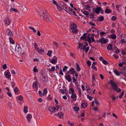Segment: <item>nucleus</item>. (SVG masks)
Listing matches in <instances>:
<instances>
[{"label":"nucleus","mask_w":126,"mask_h":126,"mask_svg":"<svg viewBox=\"0 0 126 126\" xmlns=\"http://www.w3.org/2000/svg\"><path fill=\"white\" fill-rule=\"evenodd\" d=\"M76 66H77L76 67V70L78 71H80V67L79 66V64L77 63H76Z\"/></svg>","instance_id":"nucleus-28"},{"label":"nucleus","mask_w":126,"mask_h":126,"mask_svg":"<svg viewBox=\"0 0 126 126\" xmlns=\"http://www.w3.org/2000/svg\"><path fill=\"white\" fill-rule=\"evenodd\" d=\"M87 96L88 99L90 100H91L93 98V97L90 96L89 94L87 95Z\"/></svg>","instance_id":"nucleus-46"},{"label":"nucleus","mask_w":126,"mask_h":126,"mask_svg":"<svg viewBox=\"0 0 126 126\" xmlns=\"http://www.w3.org/2000/svg\"><path fill=\"white\" fill-rule=\"evenodd\" d=\"M63 114L62 112L60 113V115H59V117L60 118L63 117Z\"/></svg>","instance_id":"nucleus-59"},{"label":"nucleus","mask_w":126,"mask_h":126,"mask_svg":"<svg viewBox=\"0 0 126 126\" xmlns=\"http://www.w3.org/2000/svg\"><path fill=\"white\" fill-rule=\"evenodd\" d=\"M65 79L67 80L68 82H70L72 80L71 78V77L70 75L69 74L65 76Z\"/></svg>","instance_id":"nucleus-12"},{"label":"nucleus","mask_w":126,"mask_h":126,"mask_svg":"<svg viewBox=\"0 0 126 126\" xmlns=\"http://www.w3.org/2000/svg\"><path fill=\"white\" fill-rule=\"evenodd\" d=\"M77 96L76 95V94L75 93H73L71 95V98H74L75 97H76Z\"/></svg>","instance_id":"nucleus-43"},{"label":"nucleus","mask_w":126,"mask_h":126,"mask_svg":"<svg viewBox=\"0 0 126 126\" xmlns=\"http://www.w3.org/2000/svg\"><path fill=\"white\" fill-rule=\"evenodd\" d=\"M71 29L72 30V32L73 33H75L78 32V31L77 30L75 29Z\"/></svg>","instance_id":"nucleus-64"},{"label":"nucleus","mask_w":126,"mask_h":126,"mask_svg":"<svg viewBox=\"0 0 126 126\" xmlns=\"http://www.w3.org/2000/svg\"><path fill=\"white\" fill-rule=\"evenodd\" d=\"M47 89L46 88H45L43 90V92L42 94L43 96H44L45 95L47 94Z\"/></svg>","instance_id":"nucleus-18"},{"label":"nucleus","mask_w":126,"mask_h":126,"mask_svg":"<svg viewBox=\"0 0 126 126\" xmlns=\"http://www.w3.org/2000/svg\"><path fill=\"white\" fill-rule=\"evenodd\" d=\"M77 90L78 92L79 95L80 97H81V89L79 88H78Z\"/></svg>","instance_id":"nucleus-35"},{"label":"nucleus","mask_w":126,"mask_h":126,"mask_svg":"<svg viewBox=\"0 0 126 126\" xmlns=\"http://www.w3.org/2000/svg\"><path fill=\"white\" fill-rule=\"evenodd\" d=\"M108 42V39H105L104 37H102L100 39V42L102 43V44H106Z\"/></svg>","instance_id":"nucleus-9"},{"label":"nucleus","mask_w":126,"mask_h":126,"mask_svg":"<svg viewBox=\"0 0 126 126\" xmlns=\"http://www.w3.org/2000/svg\"><path fill=\"white\" fill-rule=\"evenodd\" d=\"M107 7H107V8H106V9H105V13H107V14H108L109 13H112L111 11V10H110L109 9L107 8Z\"/></svg>","instance_id":"nucleus-24"},{"label":"nucleus","mask_w":126,"mask_h":126,"mask_svg":"<svg viewBox=\"0 0 126 126\" xmlns=\"http://www.w3.org/2000/svg\"><path fill=\"white\" fill-rule=\"evenodd\" d=\"M28 107L27 106H24L23 109L24 112L25 113H26L28 112Z\"/></svg>","instance_id":"nucleus-30"},{"label":"nucleus","mask_w":126,"mask_h":126,"mask_svg":"<svg viewBox=\"0 0 126 126\" xmlns=\"http://www.w3.org/2000/svg\"><path fill=\"white\" fill-rule=\"evenodd\" d=\"M101 7H98L96 8H94L92 9L93 12L94 13H95L97 14H99L101 10Z\"/></svg>","instance_id":"nucleus-5"},{"label":"nucleus","mask_w":126,"mask_h":126,"mask_svg":"<svg viewBox=\"0 0 126 126\" xmlns=\"http://www.w3.org/2000/svg\"><path fill=\"white\" fill-rule=\"evenodd\" d=\"M87 64L89 66H90L91 64V61L89 60H88L87 62Z\"/></svg>","instance_id":"nucleus-61"},{"label":"nucleus","mask_w":126,"mask_h":126,"mask_svg":"<svg viewBox=\"0 0 126 126\" xmlns=\"http://www.w3.org/2000/svg\"><path fill=\"white\" fill-rule=\"evenodd\" d=\"M87 103L86 102L84 103L81 105V107L84 108H86L87 107Z\"/></svg>","instance_id":"nucleus-22"},{"label":"nucleus","mask_w":126,"mask_h":126,"mask_svg":"<svg viewBox=\"0 0 126 126\" xmlns=\"http://www.w3.org/2000/svg\"><path fill=\"white\" fill-rule=\"evenodd\" d=\"M86 37H84V36H82L80 37V39L81 40H84L85 41H87L86 39Z\"/></svg>","instance_id":"nucleus-51"},{"label":"nucleus","mask_w":126,"mask_h":126,"mask_svg":"<svg viewBox=\"0 0 126 126\" xmlns=\"http://www.w3.org/2000/svg\"><path fill=\"white\" fill-rule=\"evenodd\" d=\"M76 71H75L74 68L71 67L69 71H67L66 73L72 74V75L73 76H74V74Z\"/></svg>","instance_id":"nucleus-7"},{"label":"nucleus","mask_w":126,"mask_h":126,"mask_svg":"<svg viewBox=\"0 0 126 126\" xmlns=\"http://www.w3.org/2000/svg\"><path fill=\"white\" fill-rule=\"evenodd\" d=\"M29 28L30 29L32 30L34 32H36V30L32 26H30L29 27Z\"/></svg>","instance_id":"nucleus-44"},{"label":"nucleus","mask_w":126,"mask_h":126,"mask_svg":"<svg viewBox=\"0 0 126 126\" xmlns=\"http://www.w3.org/2000/svg\"><path fill=\"white\" fill-rule=\"evenodd\" d=\"M33 45L35 50L36 51H37L38 49L39 48L37 44L36 43H34Z\"/></svg>","instance_id":"nucleus-20"},{"label":"nucleus","mask_w":126,"mask_h":126,"mask_svg":"<svg viewBox=\"0 0 126 126\" xmlns=\"http://www.w3.org/2000/svg\"><path fill=\"white\" fill-rule=\"evenodd\" d=\"M72 78L73 79V82L75 83L76 85L78 83L77 79H76L75 77H74V76H73Z\"/></svg>","instance_id":"nucleus-21"},{"label":"nucleus","mask_w":126,"mask_h":126,"mask_svg":"<svg viewBox=\"0 0 126 126\" xmlns=\"http://www.w3.org/2000/svg\"><path fill=\"white\" fill-rule=\"evenodd\" d=\"M6 30L7 31H9L8 33V35L10 36H12L13 35V34L12 32L9 29H7Z\"/></svg>","instance_id":"nucleus-19"},{"label":"nucleus","mask_w":126,"mask_h":126,"mask_svg":"<svg viewBox=\"0 0 126 126\" xmlns=\"http://www.w3.org/2000/svg\"><path fill=\"white\" fill-rule=\"evenodd\" d=\"M39 13V15L40 16H42L45 20L48 22H51L52 18L46 10L41 11Z\"/></svg>","instance_id":"nucleus-1"},{"label":"nucleus","mask_w":126,"mask_h":126,"mask_svg":"<svg viewBox=\"0 0 126 126\" xmlns=\"http://www.w3.org/2000/svg\"><path fill=\"white\" fill-rule=\"evenodd\" d=\"M89 48V47H87L85 48V51L86 53L88 51Z\"/></svg>","instance_id":"nucleus-55"},{"label":"nucleus","mask_w":126,"mask_h":126,"mask_svg":"<svg viewBox=\"0 0 126 126\" xmlns=\"http://www.w3.org/2000/svg\"><path fill=\"white\" fill-rule=\"evenodd\" d=\"M114 72L117 76H119L120 75V73L117 70H114Z\"/></svg>","instance_id":"nucleus-38"},{"label":"nucleus","mask_w":126,"mask_h":126,"mask_svg":"<svg viewBox=\"0 0 126 126\" xmlns=\"http://www.w3.org/2000/svg\"><path fill=\"white\" fill-rule=\"evenodd\" d=\"M53 43L54 45L55 46V47L57 48H58V45L57 44V43L55 41H54L53 42Z\"/></svg>","instance_id":"nucleus-62"},{"label":"nucleus","mask_w":126,"mask_h":126,"mask_svg":"<svg viewBox=\"0 0 126 126\" xmlns=\"http://www.w3.org/2000/svg\"><path fill=\"white\" fill-rule=\"evenodd\" d=\"M42 81L44 83H46L48 79L47 76H43L41 79Z\"/></svg>","instance_id":"nucleus-11"},{"label":"nucleus","mask_w":126,"mask_h":126,"mask_svg":"<svg viewBox=\"0 0 126 126\" xmlns=\"http://www.w3.org/2000/svg\"><path fill=\"white\" fill-rule=\"evenodd\" d=\"M36 51L39 54H43L44 53V50L43 49H39L38 48V50Z\"/></svg>","instance_id":"nucleus-15"},{"label":"nucleus","mask_w":126,"mask_h":126,"mask_svg":"<svg viewBox=\"0 0 126 126\" xmlns=\"http://www.w3.org/2000/svg\"><path fill=\"white\" fill-rule=\"evenodd\" d=\"M107 48L108 49L110 50H112L113 51L112 45L111 44H110L108 45L107 47Z\"/></svg>","instance_id":"nucleus-16"},{"label":"nucleus","mask_w":126,"mask_h":126,"mask_svg":"<svg viewBox=\"0 0 126 126\" xmlns=\"http://www.w3.org/2000/svg\"><path fill=\"white\" fill-rule=\"evenodd\" d=\"M67 123L70 125V126H74V123L71 122V123L70 121H68Z\"/></svg>","instance_id":"nucleus-42"},{"label":"nucleus","mask_w":126,"mask_h":126,"mask_svg":"<svg viewBox=\"0 0 126 126\" xmlns=\"http://www.w3.org/2000/svg\"><path fill=\"white\" fill-rule=\"evenodd\" d=\"M102 62L105 65H106L108 63L105 60H103Z\"/></svg>","instance_id":"nucleus-56"},{"label":"nucleus","mask_w":126,"mask_h":126,"mask_svg":"<svg viewBox=\"0 0 126 126\" xmlns=\"http://www.w3.org/2000/svg\"><path fill=\"white\" fill-rule=\"evenodd\" d=\"M57 60H55V59H51L50 62L53 64H55L57 62Z\"/></svg>","instance_id":"nucleus-25"},{"label":"nucleus","mask_w":126,"mask_h":126,"mask_svg":"<svg viewBox=\"0 0 126 126\" xmlns=\"http://www.w3.org/2000/svg\"><path fill=\"white\" fill-rule=\"evenodd\" d=\"M90 8V6L89 5H87L85 6V9L87 10H88Z\"/></svg>","instance_id":"nucleus-58"},{"label":"nucleus","mask_w":126,"mask_h":126,"mask_svg":"<svg viewBox=\"0 0 126 126\" xmlns=\"http://www.w3.org/2000/svg\"><path fill=\"white\" fill-rule=\"evenodd\" d=\"M32 115L30 114H28L27 115L26 118L28 121L30 122V121L31 120L32 118Z\"/></svg>","instance_id":"nucleus-14"},{"label":"nucleus","mask_w":126,"mask_h":126,"mask_svg":"<svg viewBox=\"0 0 126 126\" xmlns=\"http://www.w3.org/2000/svg\"><path fill=\"white\" fill-rule=\"evenodd\" d=\"M74 92L75 91L74 89L72 87L71 88H70L69 90V92L70 94L74 93Z\"/></svg>","instance_id":"nucleus-26"},{"label":"nucleus","mask_w":126,"mask_h":126,"mask_svg":"<svg viewBox=\"0 0 126 126\" xmlns=\"http://www.w3.org/2000/svg\"><path fill=\"white\" fill-rule=\"evenodd\" d=\"M66 4L63 2L60 1L59 2V5H58L57 6V8L59 11H61L66 6Z\"/></svg>","instance_id":"nucleus-4"},{"label":"nucleus","mask_w":126,"mask_h":126,"mask_svg":"<svg viewBox=\"0 0 126 126\" xmlns=\"http://www.w3.org/2000/svg\"><path fill=\"white\" fill-rule=\"evenodd\" d=\"M104 18L103 16H102L100 17V21H102L104 20Z\"/></svg>","instance_id":"nucleus-60"},{"label":"nucleus","mask_w":126,"mask_h":126,"mask_svg":"<svg viewBox=\"0 0 126 126\" xmlns=\"http://www.w3.org/2000/svg\"><path fill=\"white\" fill-rule=\"evenodd\" d=\"M68 68V67L67 66H65L64 67V68L63 69V71L64 72L66 71L67 69Z\"/></svg>","instance_id":"nucleus-48"},{"label":"nucleus","mask_w":126,"mask_h":126,"mask_svg":"<svg viewBox=\"0 0 126 126\" xmlns=\"http://www.w3.org/2000/svg\"><path fill=\"white\" fill-rule=\"evenodd\" d=\"M81 12L82 13L84 14L86 16H88L89 15V13L87 11H83L82 10H81Z\"/></svg>","instance_id":"nucleus-31"},{"label":"nucleus","mask_w":126,"mask_h":126,"mask_svg":"<svg viewBox=\"0 0 126 126\" xmlns=\"http://www.w3.org/2000/svg\"><path fill=\"white\" fill-rule=\"evenodd\" d=\"M17 97L18 99L20 101L22 100L23 98L22 96L21 95L18 96Z\"/></svg>","instance_id":"nucleus-45"},{"label":"nucleus","mask_w":126,"mask_h":126,"mask_svg":"<svg viewBox=\"0 0 126 126\" xmlns=\"http://www.w3.org/2000/svg\"><path fill=\"white\" fill-rule=\"evenodd\" d=\"M18 91L19 89L17 87H16L14 89V91L15 94H18V93L17 92Z\"/></svg>","instance_id":"nucleus-27"},{"label":"nucleus","mask_w":126,"mask_h":126,"mask_svg":"<svg viewBox=\"0 0 126 126\" xmlns=\"http://www.w3.org/2000/svg\"><path fill=\"white\" fill-rule=\"evenodd\" d=\"M6 77L7 78L10 79L11 77V75L8 70L6 71L4 73Z\"/></svg>","instance_id":"nucleus-8"},{"label":"nucleus","mask_w":126,"mask_h":126,"mask_svg":"<svg viewBox=\"0 0 126 126\" xmlns=\"http://www.w3.org/2000/svg\"><path fill=\"white\" fill-rule=\"evenodd\" d=\"M51 109H50V107H49L48 109V110L49 111H51L52 112H55V110H56V107H54L53 108H50Z\"/></svg>","instance_id":"nucleus-17"},{"label":"nucleus","mask_w":126,"mask_h":126,"mask_svg":"<svg viewBox=\"0 0 126 126\" xmlns=\"http://www.w3.org/2000/svg\"><path fill=\"white\" fill-rule=\"evenodd\" d=\"M52 1L53 4H55L57 6H58V3L56 2V1L55 0H52Z\"/></svg>","instance_id":"nucleus-52"},{"label":"nucleus","mask_w":126,"mask_h":126,"mask_svg":"<svg viewBox=\"0 0 126 126\" xmlns=\"http://www.w3.org/2000/svg\"><path fill=\"white\" fill-rule=\"evenodd\" d=\"M12 11H14L16 13H18V11L16 9H14L13 8H11L10 10V12H11Z\"/></svg>","instance_id":"nucleus-32"},{"label":"nucleus","mask_w":126,"mask_h":126,"mask_svg":"<svg viewBox=\"0 0 126 126\" xmlns=\"http://www.w3.org/2000/svg\"><path fill=\"white\" fill-rule=\"evenodd\" d=\"M4 22L5 25L7 26L9 25L11 23L10 20L9 18H7V20L6 19H5L4 20Z\"/></svg>","instance_id":"nucleus-10"},{"label":"nucleus","mask_w":126,"mask_h":126,"mask_svg":"<svg viewBox=\"0 0 126 126\" xmlns=\"http://www.w3.org/2000/svg\"><path fill=\"white\" fill-rule=\"evenodd\" d=\"M110 83L111 84L113 89L116 91L117 92L119 93L121 91L120 89L118 88V86L117 84L114 82L113 80H110Z\"/></svg>","instance_id":"nucleus-2"},{"label":"nucleus","mask_w":126,"mask_h":126,"mask_svg":"<svg viewBox=\"0 0 126 126\" xmlns=\"http://www.w3.org/2000/svg\"><path fill=\"white\" fill-rule=\"evenodd\" d=\"M111 36V38L113 40L115 39L116 38V36L115 34H113Z\"/></svg>","instance_id":"nucleus-39"},{"label":"nucleus","mask_w":126,"mask_h":126,"mask_svg":"<svg viewBox=\"0 0 126 126\" xmlns=\"http://www.w3.org/2000/svg\"><path fill=\"white\" fill-rule=\"evenodd\" d=\"M55 66H52L51 68V69L50 68H48V71L49 72H51V71H54L55 70Z\"/></svg>","instance_id":"nucleus-33"},{"label":"nucleus","mask_w":126,"mask_h":126,"mask_svg":"<svg viewBox=\"0 0 126 126\" xmlns=\"http://www.w3.org/2000/svg\"><path fill=\"white\" fill-rule=\"evenodd\" d=\"M125 35H121V40L120 41L119 43L122 44H124L125 43H126V38L125 37Z\"/></svg>","instance_id":"nucleus-6"},{"label":"nucleus","mask_w":126,"mask_h":126,"mask_svg":"<svg viewBox=\"0 0 126 126\" xmlns=\"http://www.w3.org/2000/svg\"><path fill=\"white\" fill-rule=\"evenodd\" d=\"M121 4H119L118 5L117 4H116V10H117L118 11H119V8L120 7H121Z\"/></svg>","instance_id":"nucleus-40"},{"label":"nucleus","mask_w":126,"mask_h":126,"mask_svg":"<svg viewBox=\"0 0 126 126\" xmlns=\"http://www.w3.org/2000/svg\"><path fill=\"white\" fill-rule=\"evenodd\" d=\"M66 6H67L66 5V6L64 7V8L63 9L64 10H65L68 13H70V12L68 10V8L66 7Z\"/></svg>","instance_id":"nucleus-36"},{"label":"nucleus","mask_w":126,"mask_h":126,"mask_svg":"<svg viewBox=\"0 0 126 126\" xmlns=\"http://www.w3.org/2000/svg\"><path fill=\"white\" fill-rule=\"evenodd\" d=\"M117 18V17H116L115 16H113L111 18V20L112 21H115V20Z\"/></svg>","instance_id":"nucleus-57"},{"label":"nucleus","mask_w":126,"mask_h":126,"mask_svg":"<svg viewBox=\"0 0 126 126\" xmlns=\"http://www.w3.org/2000/svg\"><path fill=\"white\" fill-rule=\"evenodd\" d=\"M2 68L4 70H6L7 68V65L6 64H5L3 65L2 67Z\"/></svg>","instance_id":"nucleus-54"},{"label":"nucleus","mask_w":126,"mask_h":126,"mask_svg":"<svg viewBox=\"0 0 126 126\" xmlns=\"http://www.w3.org/2000/svg\"><path fill=\"white\" fill-rule=\"evenodd\" d=\"M38 81L36 80L35 82H34L33 83L32 87L33 88H37L38 87Z\"/></svg>","instance_id":"nucleus-13"},{"label":"nucleus","mask_w":126,"mask_h":126,"mask_svg":"<svg viewBox=\"0 0 126 126\" xmlns=\"http://www.w3.org/2000/svg\"><path fill=\"white\" fill-rule=\"evenodd\" d=\"M77 27V25L75 23H73V24L71 25V29H75Z\"/></svg>","instance_id":"nucleus-34"},{"label":"nucleus","mask_w":126,"mask_h":126,"mask_svg":"<svg viewBox=\"0 0 126 126\" xmlns=\"http://www.w3.org/2000/svg\"><path fill=\"white\" fill-rule=\"evenodd\" d=\"M73 109L74 110H75L76 111H78L79 110V108L77 106H75L73 108Z\"/></svg>","instance_id":"nucleus-37"},{"label":"nucleus","mask_w":126,"mask_h":126,"mask_svg":"<svg viewBox=\"0 0 126 126\" xmlns=\"http://www.w3.org/2000/svg\"><path fill=\"white\" fill-rule=\"evenodd\" d=\"M83 45H84L81 43H80L79 45V47L81 49H83L82 47L83 46Z\"/></svg>","instance_id":"nucleus-47"},{"label":"nucleus","mask_w":126,"mask_h":126,"mask_svg":"<svg viewBox=\"0 0 126 126\" xmlns=\"http://www.w3.org/2000/svg\"><path fill=\"white\" fill-rule=\"evenodd\" d=\"M9 41L10 43L12 44H15V42L13 40V39L12 37H9Z\"/></svg>","instance_id":"nucleus-23"},{"label":"nucleus","mask_w":126,"mask_h":126,"mask_svg":"<svg viewBox=\"0 0 126 126\" xmlns=\"http://www.w3.org/2000/svg\"><path fill=\"white\" fill-rule=\"evenodd\" d=\"M15 51L16 53L18 54H20L21 52V48L19 44L18 43H16V44L15 48Z\"/></svg>","instance_id":"nucleus-3"},{"label":"nucleus","mask_w":126,"mask_h":126,"mask_svg":"<svg viewBox=\"0 0 126 126\" xmlns=\"http://www.w3.org/2000/svg\"><path fill=\"white\" fill-rule=\"evenodd\" d=\"M52 52V51L51 50H48V53H47V55L49 57H51V54Z\"/></svg>","instance_id":"nucleus-29"},{"label":"nucleus","mask_w":126,"mask_h":126,"mask_svg":"<svg viewBox=\"0 0 126 126\" xmlns=\"http://www.w3.org/2000/svg\"><path fill=\"white\" fill-rule=\"evenodd\" d=\"M33 71L34 72H38V70L37 69L36 67L35 66L34 67Z\"/></svg>","instance_id":"nucleus-53"},{"label":"nucleus","mask_w":126,"mask_h":126,"mask_svg":"<svg viewBox=\"0 0 126 126\" xmlns=\"http://www.w3.org/2000/svg\"><path fill=\"white\" fill-rule=\"evenodd\" d=\"M120 52L118 48H117V49L115 50V53L116 54H119Z\"/></svg>","instance_id":"nucleus-63"},{"label":"nucleus","mask_w":126,"mask_h":126,"mask_svg":"<svg viewBox=\"0 0 126 126\" xmlns=\"http://www.w3.org/2000/svg\"><path fill=\"white\" fill-rule=\"evenodd\" d=\"M89 15L90 16V18H93L94 17V15L92 13H90Z\"/></svg>","instance_id":"nucleus-49"},{"label":"nucleus","mask_w":126,"mask_h":126,"mask_svg":"<svg viewBox=\"0 0 126 126\" xmlns=\"http://www.w3.org/2000/svg\"><path fill=\"white\" fill-rule=\"evenodd\" d=\"M11 84L13 88H14L15 87L16 85V83L13 81L11 82Z\"/></svg>","instance_id":"nucleus-50"},{"label":"nucleus","mask_w":126,"mask_h":126,"mask_svg":"<svg viewBox=\"0 0 126 126\" xmlns=\"http://www.w3.org/2000/svg\"><path fill=\"white\" fill-rule=\"evenodd\" d=\"M52 98V97L50 94H49L48 96L47 97V100H51Z\"/></svg>","instance_id":"nucleus-41"}]
</instances>
